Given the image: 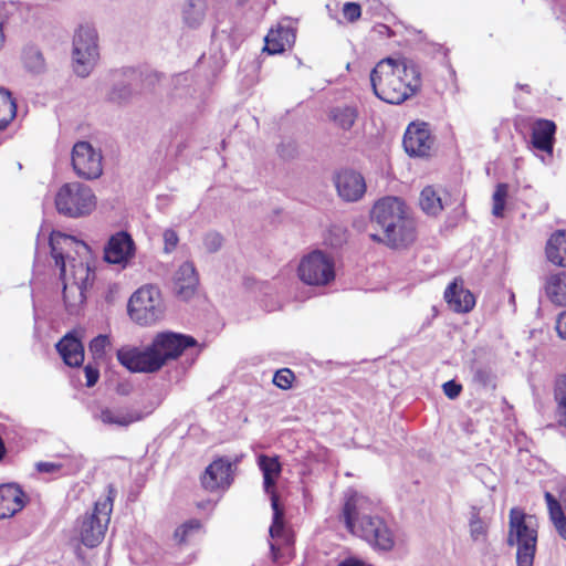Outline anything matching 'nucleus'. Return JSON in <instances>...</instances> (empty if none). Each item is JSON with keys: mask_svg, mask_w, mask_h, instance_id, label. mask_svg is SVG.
Instances as JSON below:
<instances>
[{"mask_svg": "<svg viewBox=\"0 0 566 566\" xmlns=\"http://www.w3.org/2000/svg\"><path fill=\"white\" fill-rule=\"evenodd\" d=\"M22 63L24 69L33 75L42 74L46 70L44 56L35 45H27L23 49Z\"/></svg>", "mask_w": 566, "mask_h": 566, "instance_id": "nucleus-33", "label": "nucleus"}, {"mask_svg": "<svg viewBox=\"0 0 566 566\" xmlns=\"http://www.w3.org/2000/svg\"><path fill=\"white\" fill-rule=\"evenodd\" d=\"M374 94L388 104H400L413 95L420 84V72L408 59L387 57L370 72Z\"/></svg>", "mask_w": 566, "mask_h": 566, "instance_id": "nucleus-1", "label": "nucleus"}, {"mask_svg": "<svg viewBox=\"0 0 566 566\" xmlns=\"http://www.w3.org/2000/svg\"><path fill=\"white\" fill-rule=\"evenodd\" d=\"M271 506L273 510V520L270 526V536L280 537L284 531V511L280 506L279 495L273 493L271 496Z\"/></svg>", "mask_w": 566, "mask_h": 566, "instance_id": "nucleus-37", "label": "nucleus"}, {"mask_svg": "<svg viewBox=\"0 0 566 566\" xmlns=\"http://www.w3.org/2000/svg\"><path fill=\"white\" fill-rule=\"evenodd\" d=\"M258 465L263 474V489L266 494L272 496L274 491V486L276 484V480L282 472V465L280 463L279 457H269L266 454H261L258 457Z\"/></svg>", "mask_w": 566, "mask_h": 566, "instance_id": "nucleus-27", "label": "nucleus"}, {"mask_svg": "<svg viewBox=\"0 0 566 566\" xmlns=\"http://www.w3.org/2000/svg\"><path fill=\"white\" fill-rule=\"evenodd\" d=\"M84 374H85V378H86V387L91 388V387L95 386L99 378L98 368L91 364H87L84 367Z\"/></svg>", "mask_w": 566, "mask_h": 566, "instance_id": "nucleus-49", "label": "nucleus"}, {"mask_svg": "<svg viewBox=\"0 0 566 566\" xmlns=\"http://www.w3.org/2000/svg\"><path fill=\"white\" fill-rule=\"evenodd\" d=\"M112 510L113 497L108 495L104 500H98L94 505L93 512L82 517L80 537L86 547H96L103 541L111 520Z\"/></svg>", "mask_w": 566, "mask_h": 566, "instance_id": "nucleus-8", "label": "nucleus"}, {"mask_svg": "<svg viewBox=\"0 0 566 566\" xmlns=\"http://www.w3.org/2000/svg\"><path fill=\"white\" fill-rule=\"evenodd\" d=\"M163 238H164V243H165V245H164L165 253H171L176 249V247L179 242L177 232L172 229H167V230H165Z\"/></svg>", "mask_w": 566, "mask_h": 566, "instance_id": "nucleus-47", "label": "nucleus"}, {"mask_svg": "<svg viewBox=\"0 0 566 566\" xmlns=\"http://www.w3.org/2000/svg\"><path fill=\"white\" fill-rule=\"evenodd\" d=\"M117 360L132 373H156L163 368V360L153 344L140 348L123 346L116 353Z\"/></svg>", "mask_w": 566, "mask_h": 566, "instance_id": "nucleus-11", "label": "nucleus"}, {"mask_svg": "<svg viewBox=\"0 0 566 566\" xmlns=\"http://www.w3.org/2000/svg\"><path fill=\"white\" fill-rule=\"evenodd\" d=\"M65 365L78 367L84 361V346L75 331L66 333L55 345Z\"/></svg>", "mask_w": 566, "mask_h": 566, "instance_id": "nucleus-21", "label": "nucleus"}, {"mask_svg": "<svg viewBox=\"0 0 566 566\" xmlns=\"http://www.w3.org/2000/svg\"><path fill=\"white\" fill-rule=\"evenodd\" d=\"M546 297L557 306H566V272L552 273L544 282Z\"/></svg>", "mask_w": 566, "mask_h": 566, "instance_id": "nucleus-28", "label": "nucleus"}, {"mask_svg": "<svg viewBox=\"0 0 566 566\" xmlns=\"http://www.w3.org/2000/svg\"><path fill=\"white\" fill-rule=\"evenodd\" d=\"M199 283L198 274L192 262H184L175 274V293L182 300L190 298Z\"/></svg>", "mask_w": 566, "mask_h": 566, "instance_id": "nucleus-24", "label": "nucleus"}, {"mask_svg": "<svg viewBox=\"0 0 566 566\" xmlns=\"http://www.w3.org/2000/svg\"><path fill=\"white\" fill-rule=\"evenodd\" d=\"M297 272L301 281L307 285H327L335 279L333 259L318 250L301 260Z\"/></svg>", "mask_w": 566, "mask_h": 566, "instance_id": "nucleus-10", "label": "nucleus"}, {"mask_svg": "<svg viewBox=\"0 0 566 566\" xmlns=\"http://www.w3.org/2000/svg\"><path fill=\"white\" fill-rule=\"evenodd\" d=\"M208 4L206 0H187L182 8V21L190 29H198L206 20Z\"/></svg>", "mask_w": 566, "mask_h": 566, "instance_id": "nucleus-31", "label": "nucleus"}, {"mask_svg": "<svg viewBox=\"0 0 566 566\" xmlns=\"http://www.w3.org/2000/svg\"><path fill=\"white\" fill-rule=\"evenodd\" d=\"M203 244L208 252H217L222 245V237L217 232H209L205 235Z\"/></svg>", "mask_w": 566, "mask_h": 566, "instance_id": "nucleus-43", "label": "nucleus"}, {"mask_svg": "<svg viewBox=\"0 0 566 566\" xmlns=\"http://www.w3.org/2000/svg\"><path fill=\"white\" fill-rule=\"evenodd\" d=\"M98 59L97 33L88 25H81L73 39L74 71L85 77Z\"/></svg>", "mask_w": 566, "mask_h": 566, "instance_id": "nucleus-9", "label": "nucleus"}, {"mask_svg": "<svg viewBox=\"0 0 566 566\" xmlns=\"http://www.w3.org/2000/svg\"><path fill=\"white\" fill-rule=\"evenodd\" d=\"M462 313L470 312L475 306V296L469 290L462 289Z\"/></svg>", "mask_w": 566, "mask_h": 566, "instance_id": "nucleus-51", "label": "nucleus"}, {"mask_svg": "<svg viewBox=\"0 0 566 566\" xmlns=\"http://www.w3.org/2000/svg\"><path fill=\"white\" fill-rule=\"evenodd\" d=\"M337 566H373L371 564L366 563L365 560L355 557L349 556L340 560Z\"/></svg>", "mask_w": 566, "mask_h": 566, "instance_id": "nucleus-52", "label": "nucleus"}, {"mask_svg": "<svg viewBox=\"0 0 566 566\" xmlns=\"http://www.w3.org/2000/svg\"><path fill=\"white\" fill-rule=\"evenodd\" d=\"M509 197V185L500 182L496 185L492 196V214L496 218H503L506 199Z\"/></svg>", "mask_w": 566, "mask_h": 566, "instance_id": "nucleus-38", "label": "nucleus"}, {"mask_svg": "<svg viewBox=\"0 0 566 566\" xmlns=\"http://www.w3.org/2000/svg\"><path fill=\"white\" fill-rule=\"evenodd\" d=\"M448 205L449 196L432 186L424 187L420 192L419 206L428 216H437Z\"/></svg>", "mask_w": 566, "mask_h": 566, "instance_id": "nucleus-26", "label": "nucleus"}, {"mask_svg": "<svg viewBox=\"0 0 566 566\" xmlns=\"http://www.w3.org/2000/svg\"><path fill=\"white\" fill-rule=\"evenodd\" d=\"M140 75L142 74L133 67L116 72L115 82L107 94V99L118 105L128 103L133 95L139 90Z\"/></svg>", "mask_w": 566, "mask_h": 566, "instance_id": "nucleus-16", "label": "nucleus"}, {"mask_svg": "<svg viewBox=\"0 0 566 566\" xmlns=\"http://www.w3.org/2000/svg\"><path fill=\"white\" fill-rule=\"evenodd\" d=\"M151 344L165 366L169 360L178 358L187 348L196 346L197 340L189 335L161 332L155 336Z\"/></svg>", "mask_w": 566, "mask_h": 566, "instance_id": "nucleus-13", "label": "nucleus"}, {"mask_svg": "<svg viewBox=\"0 0 566 566\" xmlns=\"http://www.w3.org/2000/svg\"><path fill=\"white\" fill-rule=\"evenodd\" d=\"M544 499L551 523L559 537L566 541V490L559 492L558 499L546 491Z\"/></svg>", "mask_w": 566, "mask_h": 566, "instance_id": "nucleus-22", "label": "nucleus"}, {"mask_svg": "<svg viewBox=\"0 0 566 566\" xmlns=\"http://www.w3.org/2000/svg\"><path fill=\"white\" fill-rule=\"evenodd\" d=\"M4 40H6V36H4V32H3V27H2V23L0 22V50L2 49V46L4 44Z\"/></svg>", "mask_w": 566, "mask_h": 566, "instance_id": "nucleus-54", "label": "nucleus"}, {"mask_svg": "<svg viewBox=\"0 0 566 566\" xmlns=\"http://www.w3.org/2000/svg\"><path fill=\"white\" fill-rule=\"evenodd\" d=\"M556 124L551 119L538 118L532 125V145L534 148L552 154L555 142Z\"/></svg>", "mask_w": 566, "mask_h": 566, "instance_id": "nucleus-23", "label": "nucleus"}, {"mask_svg": "<svg viewBox=\"0 0 566 566\" xmlns=\"http://www.w3.org/2000/svg\"><path fill=\"white\" fill-rule=\"evenodd\" d=\"M294 34L289 29L280 28L277 30H271L265 36L264 50L270 54L281 53L285 50V44L289 43V38Z\"/></svg>", "mask_w": 566, "mask_h": 566, "instance_id": "nucleus-34", "label": "nucleus"}, {"mask_svg": "<svg viewBox=\"0 0 566 566\" xmlns=\"http://www.w3.org/2000/svg\"><path fill=\"white\" fill-rule=\"evenodd\" d=\"M61 476H72L82 471L86 464V459L81 453H72L60 457Z\"/></svg>", "mask_w": 566, "mask_h": 566, "instance_id": "nucleus-36", "label": "nucleus"}, {"mask_svg": "<svg viewBox=\"0 0 566 566\" xmlns=\"http://www.w3.org/2000/svg\"><path fill=\"white\" fill-rule=\"evenodd\" d=\"M491 517L482 514V510L472 507L468 521V544L485 555L490 549L489 531Z\"/></svg>", "mask_w": 566, "mask_h": 566, "instance_id": "nucleus-17", "label": "nucleus"}, {"mask_svg": "<svg viewBox=\"0 0 566 566\" xmlns=\"http://www.w3.org/2000/svg\"><path fill=\"white\" fill-rule=\"evenodd\" d=\"M277 153H279L280 157H282L283 159H291V158L295 157V155L297 153L296 144L292 140L287 142V143H281L277 146Z\"/></svg>", "mask_w": 566, "mask_h": 566, "instance_id": "nucleus-48", "label": "nucleus"}, {"mask_svg": "<svg viewBox=\"0 0 566 566\" xmlns=\"http://www.w3.org/2000/svg\"><path fill=\"white\" fill-rule=\"evenodd\" d=\"M458 281L455 277L446 289L444 291V301L452 306L455 313H460V294L458 292Z\"/></svg>", "mask_w": 566, "mask_h": 566, "instance_id": "nucleus-41", "label": "nucleus"}, {"mask_svg": "<svg viewBox=\"0 0 566 566\" xmlns=\"http://www.w3.org/2000/svg\"><path fill=\"white\" fill-rule=\"evenodd\" d=\"M555 417L560 427L566 428V375L556 376L553 387Z\"/></svg>", "mask_w": 566, "mask_h": 566, "instance_id": "nucleus-32", "label": "nucleus"}, {"mask_svg": "<svg viewBox=\"0 0 566 566\" xmlns=\"http://www.w3.org/2000/svg\"><path fill=\"white\" fill-rule=\"evenodd\" d=\"M343 14L349 22H355L360 18L361 8L357 2H346L343 7Z\"/></svg>", "mask_w": 566, "mask_h": 566, "instance_id": "nucleus-46", "label": "nucleus"}, {"mask_svg": "<svg viewBox=\"0 0 566 566\" xmlns=\"http://www.w3.org/2000/svg\"><path fill=\"white\" fill-rule=\"evenodd\" d=\"M294 380V374L289 368H283L274 374L273 382L281 389H289Z\"/></svg>", "mask_w": 566, "mask_h": 566, "instance_id": "nucleus-42", "label": "nucleus"}, {"mask_svg": "<svg viewBox=\"0 0 566 566\" xmlns=\"http://www.w3.org/2000/svg\"><path fill=\"white\" fill-rule=\"evenodd\" d=\"M473 381L483 387L495 389V376L490 368H479L473 375Z\"/></svg>", "mask_w": 566, "mask_h": 566, "instance_id": "nucleus-40", "label": "nucleus"}, {"mask_svg": "<svg viewBox=\"0 0 566 566\" xmlns=\"http://www.w3.org/2000/svg\"><path fill=\"white\" fill-rule=\"evenodd\" d=\"M239 459L233 461L227 457H220L212 461L201 478L202 486L208 491L217 489H228L233 481V473L237 469Z\"/></svg>", "mask_w": 566, "mask_h": 566, "instance_id": "nucleus-15", "label": "nucleus"}, {"mask_svg": "<svg viewBox=\"0 0 566 566\" xmlns=\"http://www.w3.org/2000/svg\"><path fill=\"white\" fill-rule=\"evenodd\" d=\"M135 253V243L125 231L112 235L104 249V260L112 264L125 265Z\"/></svg>", "mask_w": 566, "mask_h": 566, "instance_id": "nucleus-19", "label": "nucleus"}, {"mask_svg": "<svg viewBox=\"0 0 566 566\" xmlns=\"http://www.w3.org/2000/svg\"><path fill=\"white\" fill-rule=\"evenodd\" d=\"M334 184L338 196L346 202H356L366 192L365 178L353 169H342L336 172Z\"/></svg>", "mask_w": 566, "mask_h": 566, "instance_id": "nucleus-18", "label": "nucleus"}, {"mask_svg": "<svg viewBox=\"0 0 566 566\" xmlns=\"http://www.w3.org/2000/svg\"><path fill=\"white\" fill-rule=\"evenodd\" d=\"M402 145L411 157H428L434 145L430 125L424 122L410 123L405 132Z\"/></svg>", "mask_w": 566, "mask_h": 566, "instance_id": "nucleus-14", "label": "nucleus"}, {"mask_svg": "<svg viewBox=\"0 0 566 566\" xmlns=\"http://www.w3.org/2000/svg\"><path fill=\"white\" fill-rule=\"evenodd\" d=\"M28 496L17 483L0 485V520L20 512L27 504Z\"/></svg>", "mask_w": 566, "mask_h": 566, "instance_id": "nucleus-20", "label": "nucleus"}, {"mask_svg": "<svg viewBox=\"0 0 566 566\" xmlns=\"http://www.w3.org/2000/svg\"><path fill=\"white\" fill-rule=\"evenodd\" d=\"M75 242L74 238L61 232H52L50 235L51 255L55 265L60 269V279L63 282V301L69 314H77L86 300V290L91 281V269L83 261L72 259L69 264L71 274L66 271V259L64 249Z\"/></svg>", "mask_w": 566, "mask_h": 566, "instance_id": "nucleus-3", "label": "nucleus"}, {"mask_svg": "<svg viewBox=\"0 0 566 566\" xmlns=\"http://www.w3.org/2000/svg\"><path fill=\"white\" fill-rule=\"evenodd\" d=\"M370 221L382 231V237L370 233L369 237L375 242L397 249L409 245L416 239L415 220L410 217L406 202L399 197L379 199L370 211Z\"/></svg>", "mask_w": 566, "mask_h": 566, "instance_id": "nucleus-2", "label": "nucleus"}, {"mask_svg": "<svg viewBox=\"0 0 566 566\" xmlns=\"http://www.w3.org/2000/svg\"><path fill=\"white\" fill-rule=\"evenodd\" d=\"M96 207V197L87 185L78 181L64 184L55 196L57 212L67 218L88 216Z\"/></svg>", "mask_w": 566, "mask_h": 566, "instance_id": "nucleus-6", "label": "nucleus"}, {"mask_svg": "<svg viewBox=\"0 0 566 566\" xmlns=\"http://www.w3.org/2000/svg\"><path fill=\"white\" fill-rule=\"evenodd\" d=\"M442 387L446 396L450 399H455L458 396H460V384H458L454 379L444 382Z\"/></svg>", "mask_w": 566, "mask_h": 566, "instance_id": "nucleus-50", "label": "nucleus"}, {"mask_svg": "<svg viewBox=\"0 0 566 566\" xmlns=\"http://www.w3.org/2000/svg\"><path fill=\"white\" fill-rule=\"evenodd\" d=\"M93 417L106 426L128 427L129 424L143 419V413L128 408H102Z\"/></svg>", "mask_w": 566, "mask_h": 566, "instance_id": "nucleus-25", "label": "nucleus"}, {"mask_svg": "<svg viewBox=\"0 0 566 566\" xmlns=\"http://www.w3.org/2000/svg\"><path fill=\"white\" fill-rule=\"evenodd\" d=\"M17 105L11 93L0 87V130H3L15 117Z\"/></svg>", "mask_w": 566, "mask_h": 566, "instance_id": "nucleus-35", "label": "nucleus"}, {"mask_svg": "<svg viewBox=\"0 0 566 566\" xmlns=\"http://www.w3.org/2000/svg\"><path fill=\"white\" fill-rule=\"evenodd\" d=\"M270 549H271V554H272L273 559L276 560L277 559L279 548H276L274 544H270Z\"/></svg>", "mask_w": 566, "mask_h": 566, "instance_id": "nucleus-55", "label": "nucleus"}, {"mask_svg": "<svg viewBox=\"0 0 566 566\" xmlns=\"http://www.w3.org/2000/svg\"><path fill=\"white\" fill-rule=\"evenodd\" d=\"M367 500L365 496L354 494L344 504L342 517L346 527L359 535L374 548L389 552L395 546V537L386 522L379 516L365 512Z\"/></svg>", "mask_w": 566, "mask_h": 566, "instance_id": "nucleus-4", "label": "nucleus"}, {"mask_svg": "<svg viewBox=\"0 0 566 566\" xmlns=\"http://www.w3.org/2000/svg\"><path fill=\"white\" fill-rule=\"evenodd\" d=\"M556 331L562 338L566 339V311L559 314L556 322Z\"/></svg>", "mask_w": 566, "mask_h": 566, "instance_id": "nucleus-53", "label": "nucleus"}, {"mask_svg": "<svg viewBox=\"0 0 566 566\" xmlns=\"http://www.w3.org/2000/svg\"><path fill=\"white\" fill-rule=\"evenodd\" d=\"M102 154L88 142H77L72 148L71 161L74 172L83 179H97L103 174Z\"/></svg>", "mask_w": 566, "mask_h": 566, "instance_id": "nucleus-12", "label": "nucleus"}, {"mask_svg": "<svg viewBox=\"0 0 566 566\" xmlns=\"http://www.w3.org/2000/svg\"><path fill=\"white\" fill-rule=\"evenodd\" d=\"M109 344L106 335H98L90 342V350L95 356H102L105 352L106 346Z\"/></svg>", "mask_w": 566, "mask_h": 566, "instance_id": "nucleus-44", "label": "nucleus"}, {"mask_svg": "<svg viewBox=\"0 0 566 566\" xmlns=\"http://www.w3.org/2000/svg\"><path fill=\"white\" fill-rule=\"evenodd\" d=\"M39 473H46L61 476V465L57 462L39 461L34 464Z\"/></svg>", "mask_w": 566, "mask_h": 566, "instance_id": "nucleus-45", "label": "nucleus"}, {"mask_svg": "<svg viewBox=\"0 0 566 566\" xmlns=\"http://www.w3.org/2000/svg\"><path fill=\"white\" fill-rule=\"evenodd\" d=\"M533 516L521 507H512L509 513L506 543L516 547V565L533 566L537 552L538 526L532 523Z\"/></svg>", "mask_w": 566, "mask_h": 566, "instance_id": "nucleus-5", "label": "nucleus"}, {"mask_svg": "<svg viewBox=\"0 0 566 566\" xmlns=\"http://www.w3.org/2000/svg\"><path fill=\"white\" fill-rule=\"evenodd\" d=\"M127 311L129 317L142 326L156 323L164 314V304L158 287L145 285L129 298Z\"/></svg>", "mask_w": 566, "mask_h": 566, "instance_id": "nucleus-7", "label": "nucleus"}, {"mask_svg": "<svg viewBox=\"0 0 566 566\" xmlns=\"http://www.w3.org/2000/svg\"><path fill=\"white\" fill-rule=\"evenodd\" d=\"M202 524L197 518H191L176 528L174 537L178 543H186L193 534L198 533Z\"/></svg>", "mask_w": 566, "mask_h": 566, "instance_id": "nucleus-39", "label": "nucleus"}, {"mask_svg": "<svg viewBox=\"0 0 566 566\" xmlns=\"http://www.w3.org/2000/svg\"><path fill=\"white\" fill-rule=\"evenodd\" d=\"M359 111L354 104L336 105L329 109L328 117L333 124L344 132H348L355 125Z\"/></svg>", "mask_w": 566, "mask_h": 566, "instance_id": "nucleus-30", "label": "nucleus"}, {"mask_svg": "<svg viewBox=\"0 0 566 566\" xmlns=\"http://www.w3.org/2000/svg\"><path fill=\"white\" fill-rule=\"evenodd\" d=\"M545 254L551 263L566 268V230H557L549 237Z\"/></svg>", "mask_w": 566, "mask_h": 566, "instance_id": "nucleus-29", "label": "nucleus"}, {"mask_svg": "<svg viewBox=\"0 0 566 566\" xmlns=\"http://www.w3.org/2000/svg\"><path fill=\"white\" fill-rule=\"evenodd\" d=\"M448 67H449L451 76L455 80V71H454V69H452L451 66H448Z\"/></svg>", "mask_w": 566, "mask_h": 566, "instance_id": "nucleus-56", "label": "nucleus"}]
</instances>
